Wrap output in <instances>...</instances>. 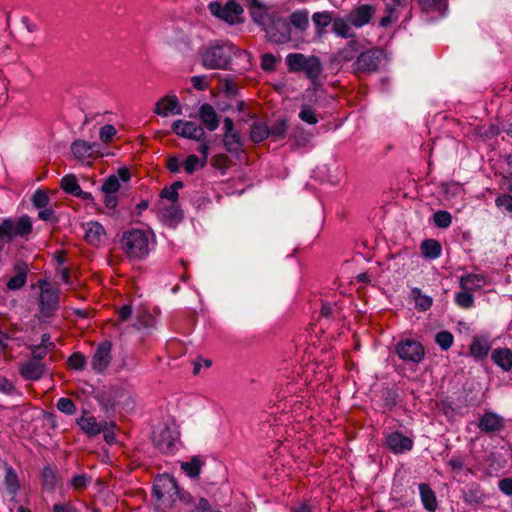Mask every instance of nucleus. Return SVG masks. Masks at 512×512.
I'll return each mask as SVG.
<instances>
[{
	"label": "nucleus",
	"mask_w": 512,
	"mask_h": 512,
	"mask_svg": "<svg viewBox=\"0 0 512 512\" xmlns=\"http://www.w3.org/2000/svg\"><path fill=\"white\" fill-rule=\"evenodd\" d=\"M191 82L193 87L199 91L207 90L209 87L207 77L204 75L193 76Z\"/></svg>",
	"instance_id": "nucleus-58"
},
{
	"label": "nucleus",
	"mask_w": 512,
	"mask_h": 512,
	"mask_svg": "<svg viewBox=\"0 0 512 512\" xmlns=\"http://www.w3.org/2000/svg\"><path fill=\"white\" fill-rule=\"evenodd\" d=\"M396 10L397 9H387L386 8V15L383 16L381 19H380V22H379V25L383 28H386L388 27L393 21L397 20V15H396Z\"/></svg>",
	"instance_id": "nucleus-62"
},
{
	"label": "nucleus",
	"mask_w": 512,
	"mask_h": 512,
	"mask_svg": "<svg viewBox=\"0 0 512 512\" xmlns=\"http://www.w3.org/2000/svg\"><path fill=\"white\" fill-rule=\"evenodd\" d=\"M418 489L424 508L429 512H435L438 507L435 492L427 483H420Z\"/></svg>",
	"instance_id": "nucleus-23"
},
{
	"label": "nucleus",
	"mask_w": 512,
	"mask_h": 512,
	"mask_svg": "<svg viewBox=\"0 0 512 512\" xmlns=\"http://www.w3.org/2000/svg\"><path fill=\"white\" fill-rule=\"evenodd\" d=\"M487 285V279L481 274H467L460 278V287L463 290L474 292Z\"/></svg>",
	"instance_id": "nucleus-21"
},
{
	"label": "nucleus",
	"mask_w": 512,
	"mask_h": 512,
	"mask_svg": "<svg viewBox=\"0 0 512 512\" xmlns=\"http://www.w3.org/2000/svg\"><path fill=\"white\" fill-rule=\"evenodd\" d=\"M105 236L104 227L95 221H91L87 224L85 230V240L92 246H99L102 239Z\"/></svg>",
	"instance_id": "nucleus-22"
},
{
	"label": "nucleus",
	"mask_w": 512,
	"mask_h": 512,
	"mask_svg": "<svg viewBox=\"0 0 512 512\" xmlns=\"http://www.w3.org/2000/svg\"><path fill=\"white\" fill-rule=\"evenodd\" d=\"M276 62V57L271 53L263 54L261 57V67L264 71L275 70Z\"/></svg>",
	"instance_id": "nucleus-56"
},
{
	"label": "nucleus",
	"mask_w": 512,
	"mask_h": 512,
	"mask_svg": "<svg viewBox=\"0 0 512 512\" xmlns=\"http://www.w3.org/2000/svg\"><path fill=\"white\" fill-rule=\"evenodd\" d=\"M233 46L216 42L202 52V64L208 69H226L232 58Z\"/></svg>",
	"instance_id": "nucleus-3"
},
{
	"label": "nucleus",
	"mask_w": 512,
	"mask_h": 512,
	"mask_svg": "<svg viewBox=\"0 0 512 512\" xmlns=\"http://www.w3.org/2000/svg\"><path fill=\"white\" fill-rule=\"evenodd\" d=\"M92 481V478L90 476H88L87 474H77V475H74L70 481H69V485L74 489V490H77V491H83L85 490L88 485L91 483Z\"/></svg>",
	"instance_id": "nucleus-44"
},
{
	"label": "nucleus",
	"mask_w": 512,
	"mask_h": 512,
	"mask_svg": "<svg viewBox=\"0 0 512 512\" xmlns=\"http://www.w3.org/2000/svg\"><path fill=\"white\" fill-rule=\"evenodd\" d=\"M395 351L400 359L406 362L420 363L425 356L422 344L413 339L401 340L397 343Z\"/></svg>",
	"instance_id": "nucleus-7"
},
{
	"label": "nucleus",
	"mask_w": 512,
	"mask_h": 512,
	"mask_svg": "<svg viewBox=\"0 0 512 512\" xmlns=\"http://www.w3.org/2000/svg\"><path fill=\"white\" fill-rule=\"evenodd\" d=\"M308 57L302 53H290L286 57V64L292 72H302Z\"/></svg>",
	"instance_id": "nucleus-37"
},
{
	"label": "nucleus",
	"mask_w": 512,
	"mask_h": 512,
	"mask_svg": "<svg viewBox=\"0 0 512 512\" xmlns=\"http://www.w3.org/2000/svg\"><path fill=\"white\" fill-rule=\"evenodd\" d=\"M154 113L167 117L169 114L179 115L181 114V107L179 100L175 95H167L158 100L155 104Z\"/></svg>",
	"instance_id": "nucleus-16"
},
{
	"label": "nucleus",
	"mask_w": 512,
	"mask_h": 512,
	"mask_svg": "<svg viewBox=\"0 0 512 512\" xmlns=\"http://www.w3.org/2000/svg\"><path fill=\"white\" fill-rule=\"evenodd\" d=\"M505 427V419L492 411H485L479 418L478 428L484 433L500 432Z\"/></svg>",
	"instance_id": "nucleus-14"
},
{
	"label": "nucleus",
	"mask_w": 512,
	"mask_h": 512,
	"mask_svg": "<svg viewBox=\"0 0 512 512\" xmlns=\"http://www.w3.org/2000/svg\"><path fill=\"white\" fill-rule=\"evenodd\" d=\"M447 465L454 473H459L464 468V460L461 456H453L447 461Z\"/></svg>",
	"instance_id": "nucleus-60"
},
{
	"label": "nucleus",
	"mask_w": 512,
	"mask_h": 512,
	"mask_svg": "<svg viewBox=\"0 0 512 512\" xmlns=\"http://www.w3.org/2000/svg\"><path fill=\"white\" fill-rule=\"evenodd\" d=\"M299 118L310 125H314L318 122L315 111L309 106L302 107L299 113Z\"/></svg>",
	"instance_id": "nucleus-55"
},
{
	"label": "nucleus",
	"mask_w": 512,
	"mask_h": 512,
	"mask_svg": "<svg viewBox=\"0 0 512 512\" xmlns=\"http://www.w3.org/2000/svg\"><path fill=\"white\" fill-rule=\"evenodd\" d=\"M203 464V461L198 456H194L190 461L182 462L181 469L190 478H197L200 475Z\"/></svg>",
	"instance_id": "nucleus-40"
},
{
	"label": "nucleus",
	"mask_w": 512,
	"mask_h": 512,
	"mask_svg": "<svg viewBox=\"0 0 512 512\" xmlns=\"http://www.w3.org/2000/svg\"><path fill=\"white\" fill-rule=\"evenodd\" d=\"M199 118L209 131H215L220 124V119L214 107L205 103L199 108Z\"/></svg>",
	"instance_id": "nucleus-19"
},
{
	"label": "nucleus",
	"mask_w": 512,
	"mask_h": 512,
	"mask_svg": "<svg viewBox=\"0 0 512 512\" xmlns=\"http://www.w3.org/2000/svg\"><path fill=\"white\" fill-rule=\"evenodd\" d=\"M454 341V337L449 331H440L435 336V342L444 351L448 350Z\"/></svg>",
	"instance_id": "nucleus-46"
},
{
	"label": "nucleus",
	"mask_w": 512,
	"mask_h": 512,
	"mask_svg": "<svg viewBox=\"0 0 512 512\" xmlns=\"http://www.w3.org/2000/svg\"><path fill=\"white\" fill-rule=\"evenodd\" d=\"M421 10L425 13L438 12L444 15L448 8L447 0H417Z\"/></svg>",
	"instance_id": "nucleus-32"
},
{
	"label": "nucleus",
	"mask_w": 512,
	"mask_h": 512,
	"mask_svg": "<svg viewBox=\"0 0 512 512\" xmlns=\"http://www.w3.org/2000/svg\"><path fill=\"white\" fill-rule=\"evenodd\" d=\"M499 490L506 496H512V478H503L498 482Z\"/></svg>",
	"instance_id": "nucleus-64"
},
{
	"label": "nucleus",
	"mask_w": 512,
	"mask_h": 512,
	"mask_svg": "<svg viewBox=\"0 0 512 512\" xmlns=\"http://www.w3.org/2000/svg\"><path fill=\"white\" fill-rule=\"evenodd\" d=\"M179 493V488L174 477L166 474L157 478L153 485V494L158 500L169 497L173 498Z\"/></svg>",
	"instance_id": "nucleus-11"
},
{
	"label": "nucleus",
	"mask_w": 512,
	"mask_h": 512,
	"mask_svg": "<svg viewBox=\"0 0 512 512\" xmlns=\"http://www.w3.org/2000/svg\"><path fill=\"white\" fill-rule=\"evenodd\" d=\"M48 353V349L44 346H40V345H33L31 347V354H32V358L31 360H40L42 361L45 356L47 355Z\"/></svg>",
	"instance_id": "nucleus-63"
},
{
	"label": "nucleus",
	"mask_w": 512,
	"mask_h": 512,
	"mask_svg": "<svg viewBox=\"0 0 512 512\" xmlns=\"http://www.w3.org/2000/svg\"><path fill=\"white\" fill-rule=\"evenodd\" d=\"M415 307L420 311H427L432 306L433 300L430 296L423 294L421 289L413 288L411 291Z\"/></svg>",
	"instance_id": "nucleus-39"
},
{
	"label": "nucleus",
	"mask_w": 512,
	"mask_h": 512,
	"mask_svg": "<svg viewBox=\"0 0 512 512\" xmlns=\"http://www.w3.org/2000/svg\"><path fill=\"white\" fill-rule=\"evenodd\" d=\"M77 424L89 437H94L107 428V422H98L96 418L88 412L83 413V415L77 420Z\"/></svg>",
	"instance_id": "nucleus-17"
},
{
	"label": "nucleus",
	"mask_w": 512,
	"mask_h": 512,
	"mask_svg": "<svg viewBox=\"0 0 512 512\" xmlns=\"http://www.w3.org/2000/svg\"><path fill=\"white\" fill-rule=\"evenodd\" d=\"M302 72L306 74V77L310 79L312 83H316L323 72V66L320 59L317 56H308Z\"/></svg>",
	"instance_id": "nucleus-26"
},
{
	"label": "nucleus",
	"mask_w": 512,
	"mask_h": 512,
	"mask_svg": "<svg viewBox=\"0 0 512 512\" xmlns=\"http://www.w3.org/2000/svg\"><path fill=\"white\" fill-rule=\"evenodd\" d=\"M455 303L463 309H469L474 305V297L471 292L462 289L455 294Z\"/></svg>",
	"instance_id": "nucleus-43"
},
{
	"label": "nucleus",
	"mask_w": 512,
	"mask_h": 512,
	"mask_svg": "<svg viewBox=\"0 0 512 512\" xmlns=\"http://www.w3.org/2000/svg\"><path fill=\"white\" fill-rule=\"evenodd\" d=\"M382 56L383 52L378 48L360 52L352 66L354 73L360 75L377 71Z\"/></svg>",
	"instance_id": "nucleus-6"
},
{
	"label": "nucleus",
	"mask_w": 512,
	"mask_h": 512,
	"mask_svg": "<svg viewBox=\"0 0 512 512\" xmlns=\"http://www.w3.org/2000/svg\"><path fill=\"white\" fill-rule=\"evenodd\" d=\"M39 306L42 314L49 316L59 308V291L47 282L40 281Z\"/></svg>",
	"instance_id": "nucleus-8"
},
{
	"label": "nucleus",
	"mask_w": 512,
	"mask_h": 512,
	"mask_svg": "<svg viewBox=\"0 0 512 512\" xmlns=\"http://www.w3.org/2000/svg\"><path fill=\"white\" fill-rule=\"evenodd\" d=\"M46 373V366L40 360H27L20 364L19 374L24 380L37 381Z\"/></svg>",
	"instance_id": "nucleus-15"
},
{
	"label": "nucleus",
	"mask_w": 512,
	"mask_h": 512,
	"mask_svg": "<svg viewBox=\"0 0 512 512\" xmlns=\"http://www.w3.org/2000/svg\"><path fill=\"white\" fill-rule=\"evenodd\" d=\"M386 445L392 453L403 454L413 449L414 441L412 438L396 431L386 435Z\"/></svg>",
	"instance_id": "nucleus-12"
},
{
	"label": "nucleus",
	"mask_w": 512,
	"mask_h": 512,
	"mask_svg": "<svg viewBox=\"0 0 512 512\" xmlns=\"http://www.w3.org/2000/svg\"><path fill=\"white\" fill-rule=\"evenodd\" d=\"M433 221L438 228H448L452 223V216L447 211L439 210L434 213Z\"/></svg>",
	"instance_id": "nucleus-47"
},
{
	"label": "nucleus",
	"mask_w": 512,
	"mask_h": 512,
	"mask_svg": "<svg viewBox=\"0 0 512 512\" xmlns=\"http://www.w3.org/2000/svg\"><path fill=\"white\" fill-rule=\"evenodd\" d=\"M351 23L349 22L348 17L344 18H336L332 23L333 32L342 38H352L354 33L351 30Z\"/></svg>",
	"instance_id": "nucleus-36"
},
{
	"label": "nucleus",
	"mask_w": 512,
	"mask_h": 512,
	"mask_svg": "<svg viewBox=\"0 0 512 512\" xmlns=\"http://www.w3.org/2000/svg\"><path fill=\"white\" fill-rule=\"evenodd\" d=\"M208 9L214 17L231 26L244 22V9L236 0H228L224 4L217 1L210 2Z\"/></svg>",
	"instance_id": "nucleus-4"
},
{
	"label": "nucleus",
	"mask_w": 512,
	"mask_h": 512,
	"mask_svg": "<svg viewBox=\"0 0 512 512\" xmlns=\"http://www.w3.org/2000/svg\"><path fill=\"white\" fill-rule=\"evenodd\" d=\"M162 215L164 218L169 219L174 222H178L182 218V214H181L178 204H171L169 207L163 208Z\"/></svg>",
	"instance_id": "nucleus-53"
},
{
	"label": "nucleus",
	"mask_w": 512,
	"mask_h": 512,
	"mask_svg": "<svg viewBox=\"0 0 512 512\" xmlns=\"http://www.w3.org/2000/svg\"><path fill=\"white\" fill-rule=\"evenodd\" d=\"M61 188L73 196H81L82 190L74 175H66L61 179Z\"/></svg>",
	"instance_id": "nucleus-41"
},
{
	"label": "nucleus",
	"mask_w": 512,
	"mask_h": 512,
	"mask_svg": "<svg viewBox=\"0 0 512 512\" xmlns=\"http://www.w3.org/2000/svg\"><path fill=\"white\" fill-rule=\"evenodd\" d=\"M152 232L143 229L125 231L121 238L122 249L128 257L143 259L149 253Z\"/></svg>",
	"instance_id": "nucleus-1"
},
{
	"label": "nucleus",
	"mask_w": 512,
	"mask_h": 512,
	"mask_svg": "<svg viewBox=\"0 0 512 512\" xmlns=\"http://www.w3.org/2000/svg\"><path fill=\"white\" fill-rule=\"evenodd\" d=\"M463 501L468 505H481L486 499V495L477 483H472L467 490L463 492Z\"/></svg>",
	"instance_id": "nucleus-24"
},
{
	"label": "nucleus",
	"mask_w": 512,
	"mask_h": 512,
	"mask_svg": "<svg viewBox=\"0 0 512 512\" xmlns=\"http://www.w3.org/2000/svg\"><path fill=\"white\" fill-rule=\"evenodd\" d=\"M68 364L72 369L82 371L86 367L87 359L82 353L74 352L72 355H70Z\"/></svg>",
	"instance_id": "nucleus-48"
},
{
	"label": "nucleus",
	"mask_w": 512,
	"mask_h": 512,
	"mask_svg": "<svg viewBox=\"0 0 512 512\" xmlns=\"http://www.w3.org/2000/svg\"><path fill=\"white\" fill-rule=\"evenodd\" d=\"M491 358L504 371H509L512 368V351L508 348L495 349L492 352Z\"/></svg>",
	"instance_id": "nucleus-27"
},
{
	"label": "nucleus",
	"mask_w": 512,
	"mask_h": 512,
	"mask_svg": "<svg viewBox=\"0 0 512 512\" xmlns=\"http://www.w3.org/2000/svg\"><path fill=\"white\" fill-rule=\"evenodd\" d=\"M269 138L268 124L263 121H256L251 125L250 139L254 143H260Z\"/></svg>",
	"instance_id": "nucleus-35"
},
{
	"label": "nucleus",
	"mask_w": 512,
	"mask_h": 512,
	"mask_svg": "<svg viewBox=\"0 0 512 512\" xmlns=\"http://www.w3.org/2000/svg\"><path fill=\"white\" fill-rule=\"evenodd\" d=\"M184 169L188 174H193L198 168L205 165L204 162L200 163V159L195 154L189 155L184 161Z\"/></svg>",
	"instance_id": "nucleus-49"
},
{
	"label": "nucleus",
	"mask_w": 512,
	"mask_h": 512,
	"mask_svg": "<svg viewBox=\"0 0 512 512\" xmlns=\"http://www.w3.org/2000/svg\"><path fill=\"white\" fill-rule=\"evenodd\" d=\"M112 343L108 340L100 342L91 359V367L96 373L104 372L112 360Z\"/></svg>",
	"instance_id": "nucleus-9"
},
{
	"label": "nucleus",
	"mask_w": 512,
	"mask_h": 512,
	"mask_svg": "<svg viewBox=\"0 0 512 512\" xmlns=\"http://www.w3.org/2000/svg\"><path fill=\"white\" fill-rule=\"evenodd\" d=\"M31 201L34 207L42 209L49 204L50 199L45 191L38 189L34 192Z\"/></svg>",
	"instance_id": "nucleus-51"
},
{
	"label": "nucleus",
	"mask_w": 512,
	"mask_h": 512,
	"mask_svg": "<svg viewBox=\"0 0 512 512\" xmlns=\"http://www.w3.org/2000/svg\"><path fill=\"white\" fill-rule=\"evenodd\" d=\"M33 229L31 218L27 215L21 217H7L0 220V245L15 239H27Z\"/></svg>",
	"instance_id": "nucleus-2"
},
{
	"label": "nucleus",
	"mask_w": 512,
	"mask_h": 512,
	"mask_svg": "<svg viewBox=\"0 0 512 512\" xmlns=\"http://www.w3.org/2000/svg\"><path fill=\"white\" fill-rule=\"evenodd\" d=\"M223 142L228 152H237L241 147L240 136L237 132L224 134Z\"/></svg>",
	"instance_id": "nucleus-45"
},
{
	"label": "nucleus",
	"mask_w": 512,
	"mask_h": 512,
	"mask_svg": "<svg viewBox=\"0 0 512 512\" xmlns=\"http://www.w3.org/2000/svg\"><path fill=\"white\" fill-rule=\"evenodd\" d=\"M117 130L113 125L107 124L100 129L99 137L104 143H108L116 135Z\"/></svg>",
	"instance_id": "nucleus-57"
},
{
	"label": "nucleus",
	"mask_w": 512,
	"mask_h": 512,
	"mask_svg": "<svg viewBox=\"0 0 512 512\" xmlns=\"http://www.w3.org/2000/svg\"><path fill=\"white\" fill-rule=\"evenodd\" d=\"M360 44L356 40H351L347 43L345 47L340 49L336 55V59L339 62H348L355 58V56L360 53Z\"/></svg>",
	"instance_id": "nucleus-31"
},
{
	"label": "nucleus",
	"mask_w": 512,
	"mask_h": 512,
	"mask_svg": "<svg viewBox=\"0 0 512 512\" xmlns=\"http://www.w3.org/2000/svg\"><path fill=\"white\" fill-rule=\"evenodd\" d=\"M14 272L15 275L6 284L7 289L12 291L19 290L25 285L29 268L26 263L17 262L14 266Z\"/></svg>",
	"instance_id": "nucleus-20"
},
{
	"label": "nucleus",
	"mask_w": 512,
	"mask_h": 512,
	"mask_svg": "<svg viewBox=\"0 0 512 512\" xmlns=\"http://www.w3.org/2000/svg\"><path fill=\"white\" fill-rule=\"evenodd\" d=\"M264 30L269 40L276 44H285L291 40V27L289 22L277 15L268 16V23Z\"/></svg>",
	"instance_id": "nucleus-5"
},
{
	"label": "nucleus",
	"mask_w": 512,
	"mask_h": 512,
	"mask_svg": "<svg viewBox=\"0 0 512 512\" xmlns=\"http://www.w3.org/2000/svg\"><path fill=\"white\" fill-rule=\"evenodd\" d=\"M172 130L178 136L201 141L205 138L204 129L195 122L176 120L172 124Z\"/></svg>",
	"instance_id": "nucleus-10"
},
{
	"label": "nucleus",
	"mask_w": 512,
	"mask_h": 512,
	"mask_svg": "<svg viewBox=\"0 0 512 512\" xmlns=\"http://www.w3.org/2000/svg\"><path fill=\"white\" fill-rule=\"evenodd\" d=\"M290 27L304 32L309 27V12L307 9H298L294 11L289 17Z\"/></svg>",
	"instance_id": "nucleus-28"
},
{
	"label": "nucleus",
	"mask_w": 512,
	"mask_h": 512,
	"mask_svg": "<svg viewBox=\"0 0 512 512\" xmlns=\"http://www.w3.org/2000/svg\"><path fill=\"white\" fill-rule=\"evenodd\" d=\"M57 409L66 414V415H73L76 412V406L73 403V401L69 398L62 397L57 401L56 404Z\"/></svg>",
	"instance_id": "nucleus-52"
},
{
	"label": "nucleus",
	"mask_w": 512,
	"mask_h": 512,
	"mask_svg": "<svg viewBox=\"0 0 512 512\" xmlns=\"http://www.w3.org/2000/svg\"><path fill=\"white\" fill-rule=\"evenodd\" d=\"M93 144L84 140H76L71 145V151L75 158L80 161L90 159L93 154Z\"/></svg>",
	"instance_id": "nucleus-29"
},
{
	"label": "nucleus",
	"mask_w": 512,
	"mask_h": 512,
	"mask_svg": "<svg viewBox=\"0 0 512 512\" xmlns=\"http://www.w3.org/2000/svg\"><path fill=\"white\" fill-rule=\"evenodd\" d=\"M340 314V307L336 303L324 302L321 306L320 315L323 318L330 319Z\"/></svg>",
	"instance_id": "nucleus-50"
},
{
	"label": "nucleus",
	"mask_w": 512,
	"mask_h": 512,
	"mask_svg": "<svg viewBox=\"0 0 512 512\" xmlns=\"http://www.w3.org/2000/svg\"><path fill=\"white\" fill-rule=\"evenodd\" d=\"M490 350L489 342L480 337H474L470 346V354L479 359H483L488 355Z\"/></svg>",
	"instance_id": "nucleus-34"
},
{
	"label": "nucleus",
	"mask_w": 512,
	"mask_h": 512,
	"mask_svg": "<svg viewBox=\"0 0 512 512\" xmlns=\"http://www.w3.org/2000/svg\"><path fill=\"white\" fill-rule=\"evenodd\" d=\"M496 205L498 207L504 208L507 212L512 214V196L511 195H501L496 199Z\"/></svg>",
	"instance_id": "nucleus-59"
},
{
	"label": "nucleus",
	"mask_w": 512,
	"mask_h": 512,
	"mask_svg": "<svg viewBox=\"0 0 512 512\" xmlns=\"http://www.w3.org/2000/svg\"><path fill=\"white\" fill-rule=\"evenodd\" d=\"M288 123L285 119L276 120L271 126L268 125L269 138L282 140L286 137Z\"/></svg>",
	"instance_id": "nucleus-38"
},
{
	"label": "nucleus",
	"mask_w": 512,
	"mask_h": 512,
	"mask_svg": "<svg viewBox=\"0 0 512 512\" xmlns=\"http://www.w3.org/2000/svg\"><path fill=\"white\" fill-rule=\"evenodd\" d=\"M312 21L316 28V35L322 37L325 34V28L333 23L331 12H316L312 15Z\"/></svg>",
	"instance_id": "nucleus-30"
},
{
	"label": "nucleus",
	"mask_w": 512,
	"mask_h": 512,
	"mask_svg": "<svg viewBox=\"0 0 512 512\" xmlns=\"http://www.w3.org/2000/svg\"><path fill=\"white\" fill-rule=\"evenodd\" d=\"M421 254L423 257L428 259H436L441 255V245L435 239H426L421 243L420 246Z\"/></svg>",
	"instance_id": "nucleus-33"
},
{
	"label": "nucleus",
	"mask_w": 512,
	"mask_h": 512,
	"mask_svg": "<svg viewBox=\"0 0 512 512\" xmlns=\"http://www.w3.org/2000/svg\"><path fill=\"white\" fill-rule=\"evenodd\" d=\"M153 441L156 447L162 452H169L174 444V438L168 428H162L153 432Z\"/></svg>",
	"instance_id": "nucleus-25"
},
{
	"label": "nucleus",
	"mask_w": 512,
	"mask_h": 512,
	"mask_svg": "<svg viewBox=\"0 0 512 512\" xmlns=\"http://www.w3.org/2000/svg\"><path fill=\"white\" fill-rule=\"evenodd\" d=\"M4 482H5L7 490L12 495H15L19 489V481H18L17 474L15 473L13 468L10 466L6 467V474H5Z\"/></svg>",
	"instance_id": "nucleus-42"
},
{
	"label": "nucleus",
	"mask_w": 512,
	"mask_h": 512,
	"mask_svg": "<svg viewBox=\"0 0 512 512\" xmlns=\"http://www.w3.org/2000/svg\"><path fill=\"white\" fill-rule=\"evenodd\" d=\"M0 392L6 395H12L16 392V388L6 377L0 376Z\"/></svg>",
	"instance_id": "nucleus-61"
},
{
	"label": "nucleus",
	"mask_w": 512,
	"mask_h": 512,
	"mask_svg": "<svg viewBox=\"0 0 512 512\" xmlns=\"http://www.w3.org/2000/svg\"><path fill=\"white\" fill-rule=\"evenodd\" d=\"M382 399L388 409H392L397 404L398 394L391 388H384L381 392Z\"/></svg>",
	"instance_id": "nucleus-54"
},
{
	"label": "nucleus",
	"mask_w": 512,
	"mask_h": 512,
	"mask_svg": "<svg viewBox=\"0 0 512 512\" xmlns=\"http://www.w3.org/2000/svg\"><path fill=\"white\" fill-rule=\"evenodd\" d=\"M375 12L376 9L373 5L362 4L351 10L347 16L352 26L361 28L370 22Z\"/></svg>",
	"instance_id": "nucleus-13"
},
{
	"label": "nucleus",
	"mask_w": 512,
	"mask_h": 512,
	"mask_svg": "<svg viewBox=\"0 0 512 512\" xmlns=\"http://www.w3.org/2000/svg\"><path fill=\"white\" fill-rule=\"evenodd\" d=\"M130 179V172L126 167L119 168L116 174L110 175L101 186L103 193H116L120 188V181L127 182Z\"/></svg>",
	"instance_id": "nucleus-18"
}]
</instances>
